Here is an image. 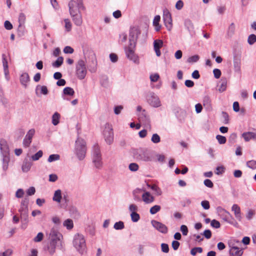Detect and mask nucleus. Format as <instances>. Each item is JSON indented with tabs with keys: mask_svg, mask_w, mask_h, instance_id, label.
<instances>
[{
	"mask_svg": "<svg viewBox=\"0 0 256 256\" xmlns=\"http://www.w3.org/2000/svg\"><path fill=\"white\" fill-rule=\"evenodd\" d=\"M86 150V142L82 138H78L76 142L75 151L80 160H82L85 158Z\"/></svg>",
	"mask_w": 256,
	"mask_h": 256,
	"instance_id": "obj_4",
	"label": "nucleus"
},
{
	"mask_svg": "<svg viewBox=\"0 0 256 256\" xmlns=\"http://www.w3.org/2000/svg\"><path fill=\"white\" fill-rule=\"evenodd\" d=\"M12 253V250L8 249L2 252H0V256H10Z\"/></svg>",
	"mask_w": 256,
	"mask_h": 256,
	"instance_id": "obj_64",
	"label": "nucleus"
},
{
	"mask_svg": "<svg viewBox=\"0 0 256 256\" xmlns=\"http://www.w3.org/2000/svg\"><path fill=\"white\" fill-rule=\"evenodd\" d=\"M151 140L154 144L158 143L160 141V136L157 134H152Z\"/></svg>",
	"mask_w": 256,
	"mask_h": 256,
	"instance_id": "obj_49",
	"label": "nucleus"
},
{
	"mask_svg": "<svg viewBox=\"0 0 256 256\" xmlns=\"http://www.w3.org/2000/svg\"><path fill=\"white\" fill-rule=\"evenodd\" d=\"M134 156L138 160L150 162L153 158L151 150L146 148H140L136 150L134 152Z\"/></svg>",
	"mask_w": 256,
	"mask_h": 256,
	"instance_id": "obj_2",
	"label": "nucleus"
},
{
	"mask_svg": "<svg viewBox=\"0 0 256 256\" xmlns=\"http://www.w3.org/2000/svg\"><path fill=\"white\" fill-rule=\"evenodd\" d=\"M88 58L91 60V64H90V70L92 72H96L97 66V60L96 54H92L89 56Z\"/></svg>",
	"mask_w": 256,
	"mask_h": 256,
	"instance_id": "obj_19",
	"label": "nucleus"
},
{
	"mask_svg": "<svg viewBox=\"0 0 256 256\" xmlns=\"http://www.w3.org/2000/svg\"><path fill=\"white\" fill-rule=\"evenodd\" d=\"M142 191V189H136L134 190L133 192V195H134V198L136 201H140V196L136 195V194H138L140 192Z\"/></svg>",
	"mask_w": 256,
	"mask_h": 256,
	"instance_id": "obj_53",
	"label": "nucleus"
},
{
	"mask_svg": "<svg viewBox=\"0 0 256 256\" xmlns=\"http://www.w3.org/2000/svg\"><path fill=\"white\" fill-rule=\"evenodd\" d=\"M210 225L216 228H220V224L219 222L216 220H213L211 221Z\"/></svg>",
	"mask_w": 256,
	"mask_h": 256,
	"instance_id": "obj_57",
	"label": "nucleus"
},
{
	"mask_svg": "<svg viewBox=\"0 0 256 256\" xmlns=\"http://www.w3.org/2000/svg\"><path fill=\"white\" fill-rule=\"evenodd\" d=\"M162 18L167 30L169 31L171 30L172 28V20L171 14L167 8L163 10Z\"/></svg>",
	"mask_w": 256,
	"mask_h": 256,
	"instance_id": "obj_10",
	"label": "nucleus"
},
{
	"mask_svg": "<svg viewBox=\"0 0 256 256\" xmlns=\"http://www.w3.org/2000/svg\"><path fill=\"white\" fill-rule=\"evenodd\" d=\"M60 158V156L58 154H52L49 156L48 161L49 162H52L54 161L59 160Z\"/></svg>",
	"mask_w": 256,
	"mask_h": 256,
	"instance_id": "obj_37",
	"label": "nucleus"
},
{
	"mask_svg": "<svg viewBox=\"0 0 256 256\" xmlns=\"http://www.w3.org/2000/svg\"><path fill=\"white\" fill-rule=\"evenodd\" d=\"M160 20V16L159 15H156L155 16L153 20V25L154 26L155 30L156 32L160 31L161 28V26L159 24Z\"/></svg>",
	"mask_w": 256,
	"mask_h": 256,
	"instance_id": "obj_26",
	"label": "nucleus"
},
{
	"mask_svg": "<svg viewBox=\"0 0 256 256\" xmlns=\"http://www.w3.org/2000/svg\"><path fill=\"white\" fill-rule=\"evenodd\" d=\"M0 149L3 156V161L7 162L9 160V148L4 140H0Z\"/></svg>",
	"mask_w": 256,
	"mask_h": 256,
	"instance_id": "obj_12",
	"label": "nucleus"
},
{
	"mask_svg": "<svg viewBox=\"0 0 256 256\" xmlns=\"http://www.w3.org/2000/svg\"><path fill=\"white\" fill-rule=\"evenodd\" d=\"M139 166L136 163H131L129 164L128 168L132 172H136L138 170Z\"/></svg>",
	"mask_w": 256,
	"mask_h": 256,
	"instance_id": "obj_47",
	"label": "nucleus"
},
{
	"mask_svg": "<svg viewBox=\"0 0 256 256\" xmlns=\"http://www.w3.org/2000/svg\"><path fill=\"white\" fill-rule=\"evenodd\" d=\"M203 105L208 110H212V102L210 96H206L203 98Z\"/></svg>",
	"mask_w": 256,
	"mask_h": 256,
	"instance_id": "obj_25",
	"label": "nucleus"
},
{
	"mask_svg": "<svg viewBox=\"0 0 256 256\" xmlns=\"http://www.w3.org/2000/svg\"><path fill=\"white\" fill-rule=\"evenodd\" d=\"M204 184L208 187V188H212L214 186V184L212 183V182L211 180H209V179H206L204 180Z\"/></svg>",
	"mask_w": 256,
	"mask_h": 256,
	"instance_id": "obj_61",
	"label": "nucleus"
},
{
	"mask_svg": "<svg viewBox=\"0 0 256 256\" xmlns=\"http://www.w3.org/2000/svg\"><path fill=\"white\" fill-rule=\"evenodd\" d=\"M28 202L29 200L28 198H24L21 202L20 207L18 212H20V218L22 221H28Z\"/></svg>",
	"mask_w": 256,
	"mask_h": 256,
	"instance_id": "obj_9",
	"label": "nucleus"
},
{
	"mask_svg": "<svg viewBox=\"0 0 256 256\" xmlns=\"http://www.w3.org/2000/svg\"><path fill=\"white\" fill-rule=\"evenodd\" d=\"M123 109V106H116L114 108V112L116 114H119L121 110Z\"/></svg>",
	"mask_w": 256,
	"mask_h": 256,
	"instance_id": "obj_62",
	"label": "nucleus"
},
{
	"mask_svg": "<svg viewBox=\"0 0 256 256\" xmlns=\"http://www.w3.org/2000/svg\"><path fill=\"white\" fill-rule=\"evenodd\" d=\"M222 115L224 118V124H228L229 123V116L228 114L225 112H222Z\"/></svg>",
	"mask_w": 256,
	"mask_h": 256,
	"instance_id": "obj_54",
	"label": "nucleus"
},
{
	"mask_svg": "<svg viewBox=\"0 0 256 256\" xmlns=\"http://www.w3.org/2000/svg\"><path fill=\"white\" fill-rule=\"evenodd\" d=\"M103 134L106 144H111L114 142V132L111 124L108 123L106 124Z\"/></svg>",
	"mask_w": 256,
	"mask_h": 256,
	"instance_id": "obj_7",
	"label": "nucleus"
},
{
	"mask_svg": "<svg viewBox=\"0 0 256 256\" xmlns=\"http://www.w3.org/2000/svg\"><path fill=\"white\" fill-rule=\"evenodd\" d=\"M151 223L152 226L160 232L164 234L168 232V227L162 223L156 220H152Z\"/></svg>",
	"mask_w": 256,
	"mask_h": 256,
	"instance_id": "obj_15",
	"label": "nucleus"
},
{
	"mask_svg": "<svg viewBox=\"0 0 256 256\" xmlns=\"http://www.w3.org/2000/svg\"><path fill=\"white\" fill-rule=\"evenodd\" d=\"M72 18V20L76 25L80 26L82 23V16L80 13L73 14H70Z\"/></svg>",
	"mask_w": 256,
	"mask_h": 256,
	"instance_id": "obj_21",
	"label": "nucleus"
},
{
	"mask_svg": "<svg viewBox=\"0 0 256 256\" xmlns=\"http://www.w3.org/2000/svg\"><path fill=\"white\" fill-rule=\"evenodd\" d=\"M232 210L234 212L236 218L240 222L242 220V216L240 207L236 204H234L232 207Z\"/></svg>",
	"mask_w": 256,
	"mask_h": 256,
	"instance_id": "obj_18",
	"label": "nucleus"
},
{
	"mask_svg": "<svg viewBox=\"0 0 256 256\" xmlns=\"http://www.w3.org/2000/svg\"><path fill=\"white\" fill-rule=\"evenodd\" d=\"M216 138L218 140L220 144H224L226 142V137L221 135H217Z\"/></svg>",
	"mask_w": 256,
	"mask_h": 256,
	"instance_id": "obj_50",
	"label": "nucleus"
},
{
	"mask_svg": "<svg viewBox=\"0 0 256 256\" xmlns=\"http://www.w3.org/2000/svg\"><path fill=\"white\" fill-rule=\"evenodd\" d=\"M160 76L158 74H154L150 76V79L152 82H157Z\"/></svg>",
	"mask_w": 256,
	"mask_h": 256,
	"instance_id": "obj_59",
	"label": "nucleus"
},
{
	"mask_svg": "<svg viewBox=\"0 0 256 256\" xmlns=\"http://www.w3.org/2000/svg\"><path fill=\"white\" fill-rule=\"evenodd\" d=\"M142 199L146 204H150L154 200V198L148 192H146L142 194Z\"/></svg>",
	"mask_w": 256,
	"mask_h": 256,
	"instance_id": "obj_20",
	"label": "nucleus"
},
{
	"mask_svg": "<svg viewBox=\"0 0 256 256\" xmlns=\"http://www.w3.org/2000/svg\"><path fill=\"white\" fill-rule=\"evenodd\" d=\"M30 80V78L27 72H24L21 74L20 76V82L25 88L27 87V84Z\"/></svg>",
	"mask_w": 256,
	"mask_h": 256,
	"instance_id": "obj_22",
	"label": "nucleus"
},
{
	"mask_svg": "<svg viewBox=\"0 0 256 256\" xmlns=\"http://www.w3.org/2000/svg\"><path fill=\"white\" fill-rule=\"evenodd\" d=\"M242 136L246 142H248L252 139L256 138V133L254 132H244L242 134Z\"/></svg>",
	"mask_w": 256,
	"mask_h": 256,
	"instance_id": "obj_24",
	"label": "nucleus"
},
{
	"mask_svg": "<svg viewBox=\"0 0 256 256\" xmlns=\"http://www.w3.org/2000/svg\"><path fill=\"white\" fill-rule=\"evenodd\" d=\"M235 26L234 23H232L228 26V36H232L234 33Z\"/></svg>",
	"mask_w": 256,
	"mask_h": 256,
	"instance_id": "obj_36",
	"label": "nucleus"
},
{
	"mask_svg": "<svg viewBox=\"0 0 256 256\" xmlns=\"http://www.w3.org/2000/svg\"><path fill=\"white\" fill-rule=\"evenodd\" d=\"M60 114L58 112H56L52 116V124L54 126H56L59 123Z\"/></svg>",
	"mask_w": 256,
	"mask_h": 256,
	"instance_id": "obj_30",
	"label": "nucleus"
},
{
	"mask_svg": "<svg viewBox=\"0 0 256 256\" xmlns=\"http://www.w3.org/2000/svg\"><path fill=\"white\" fill-rule=\"evenodd\" d=\"M35 133L34 129L30 130L26 134L23 140V145L24 146L28 147L32 142V140Z\"/></svg>",
	"mask_w": 256,
	"mask_h": 256,
	"instance_id": "obj_17",
	"label": "nucleus"
},
{
	"mask_svg": "<svg viewBox=\"0 0 256 256\" xmlns=\"http://www.w3.org/2000/svg\"><path fill=\"white\" fill-rule=\"evenodd\" d=\"M227 82L226 80H222L220 86L218 88V91L222 92L226 90Z\"/></svg>",
	"mask_w": 256,
	"mask_h": 256,
	"instance_id": "obj_34",
	"label": "nucleus"
},
{
	"mask_svg": "<svg viewBox=\"0 0 256 256\" xmlns=\"http://www.w3.org/2000/svg\"><path fill=\"white\" fill-rule=\"evenodd\" d=\"M255 214V211L253 210H249L246 214V218L248 220H250Z\"/></svg>",
	"mask_w": 256,
	"mask_h": 256,
	"instance_id": "obj_52",
	"label": "nucleus"
},
{
	"mask_svg": "<svg viewBox=\"0 0 256 256\" xmlns=\"http://www.w3.org/2000/svg\"><path fill=\"white\" fill-rule=\"evenodd\" d=\"M63 62L64 58L62 56H60L54 62L52 63V66L54 68H59L62 64Z\"/></svg>",
	"mask_w": 256,
	"mask_h": 256,
	"instance_id": "obj_31",
	"label": "nucleus"
},
{
	"mask_svg": "<svg viewBox=\"0 0 256 256\" xmlns=\"http://www.w3.org/2000/svg\"><path fill=\"white\" fill-rule=\"evenodd\" d=\"M26 20V16L24 13H20L18 16L19 27L23 25Z\"/></svg>",
	"mask_w": 256,
	"mask_h": 256,
	"instance_id": "obj_41",
	"label": "nucleus"
},
{
	"mask_svg": "<svg viewBox=\"0 0 256 256\" xmlns=\"http://www.w3.org/2000/svg\"><path fill=\"white\" fill-rule=\"evenodd\" d=\"M216 212L218 216L225 222H229L230 218H232L230 214L221 206L216 208Z\"/></svg>",
	"mask_w": 256,
	"mask_h": 256,
	"instance_id": "obj_14",
	"label": "nucleus"
},
{
	"mask_svg": "<svg viewBox=\"0 0 256 256\" xmlns=\"http://www.w3.org/2000/svg\"><path fill=\"white\" fill-rule=\"evenodd\" d=\"M65 23V28L67 32H70L72 30V24L68 19H65L64 20Z\"/></svg>",
	"mask_w": 256,
	"mask_h": 256,
	"instance_id": "obj_51",
	"label": "nucleus"
},
{
	"mask_svg": "<svg viewBox=\"0 0 256 256\" xmlns=\"http://www.w3.org/2000/svg\"><path fill=\"white\" fill-rule=\"evenodd\" d=\"M148 104L153 107L158 108L160 106L161 103L158 97L154 94H152L148 98Z\"/></svg>",
	"mask_w": 256,
	"mask_h": 256,
	"instance_id": "obj_16",
	"label": "nucleus"
},
{
	"mask_svg": "<svg viewBox=\"0 0 256 256\" xmlns=\"http://www.w3.org/2000/svg\"><path fill=\"white\" fill-rule=\"evenodd\" d=\"M73 246L80 253L83 254L86 250V240L84 236L80 234H76L74 236Z\"/></svg>",
	"mask_w": 256,
	"mask_h": 256,
	"instance_id": "obj_3",
	"label": "nucleus"
},
{
	"mask_svg": "<svg viewBox=\"0 0 256 256\" xmlns=\"http://www.w3.org/2000/svg\"><path fill=\"white\" fill-rule=\"evenodd\" d=\"M62 237V235L55 228H53L51 229L49 234L50 242L46 247V250L50 254H53L55 252L56 248L59 244L62 246L61 238Z\"/></svg>",
	"mask_w": 256,
	"mask_h": 256,
	"instance_id": "obj_1",
	"label": "nucleus"
},
{
	"mask_svg": "<svg viewBox=\"0 0 256 256\" xmlns=\"http://www.w3.org/2000/svg\"><path fill=\"white\" fill-rule=\"evenodd\" d=\"M150 188L152 190L156 192V194L158 196H160L162 194V192L161 190L156 185L153 184L150 186Z\"/></svg>",
	"mask_w": 256,
	"mask_h": 256,
	"instance_id": "obj_48",
	"label": "nucleus"
},
{
	"mask_svg": "<svg viewBox=\"0 0 256 256\" xmlns=\"http://www.w3.org/2000/svg\"><path fill=\"white\" fill-rule=\"evenodd\" d=\"M140 34V31L138 28L134 26L130 28L129 35V44L130 46L136 44L138 38Z\"/></svg>",
	"mask_w": 256,
	"mask_h": 256,
	"instance_id": "obj_11",
	"label": "nucleus"
},
{
	"mask_svg": "<svg viewBox=\"0 0 256 256\" xmlns=\"http://www.w3.org/2000/svg\"><path fill=\"white\" fill-rule=\"evenodd\" d=\"M136 44L130 46L129 44L128 48L126 47L125 52L127 58L130 60L136 62L138 60V56L135 54L134 52V48H135Z\"/></svg>",
	"mask_w": 256,
	"mask_h": 256,
	"instance_id": "obj_13",
	"label": "nucleus"
},
{
	"mask_svg": "<svg viewBox=\"0 0 256 256\" xmlns=\"http://www.w3.org/2000/svg\"><path fill=\"white\" fill-rule=\"evenodd\" d=\"M74 51V49L70 46H66L64 49V52L65 54H72Z\"/></svg>",
	"mask_w": 256,
	"mask_h": 256,
	"instance_id": "obj_63",
	"label": "nucleus"
},
{
	"mask_svg": "<svg viewBox=\"0 0 256 256\" xmlns=\"http://www.w3.org/2000/svg\"><path fill=\"white\" fill-rule=\"evenodd\" d=\"M130 216L132 218V220L133 222H137L140 218V216L139 214L136 213V212H132L130 214Z\"/></svg>",
	"mask_w": 256,
	"mask_h": 256,
	"instance_id": "obj_43",
	"label": "nucleus"
},
{
	"mask_svg": "<svg viewBox=\"0 0 256 256\" xmlns=\"http://www.w3.org/2000/svg\"><path fill=\"white\" fill-rule=\"evenodd\" d=\"M92 152V162L96 168L100 169L102 168V162L100 148L98 144L94 146Z\"/></svg>",
	"mask_w": 256,
	"mask_h": 256,
	"instance_id": "obj_6",
	"label": "nucleus"
},
{
	"mask_svg": "<svg viewBox=\"0 0 256 256\" xmlns=\"http://www.w3.org/2000/svg\"><path fill=\"white\" fill-rule=\"evenodd\" d=\"M180 231L184 236H186L188 234V228L186 225H182L180 226Z\"/></svg>",
	"mask_w": 256,
	"mask_h": 256,
	"instance_id": "obj_60",
	"label": "nucleus"
},
{
	"mask_svg": "<svg viewBox=\"0 0 256 256\" xmlns=\"http://www.w3.org/2000/svg\"><path fill=\"white\" fill-rule=\"evenodd\" d=\"M63 94L64 95L72 96L74 94V91L70 87H66L63 90Z\"/></svg>",
	"mask_w": 256,
	"mask_h": 256,
	"instance_id": "obj_32",
	"label": "nucleus"
},
{
	"mask_svg": "<svg viewBox=\"0 0 256 256\" xmlns=\"http://www.w3.org/2000/svg\"><path fill=\"white\" fill-rule=\"evenodd\" d=\"M234 68L236 72H239L240 70V60H236L234 62Z\"/></svg>",
	"mask_w": 256,
	"mask_h": 256,
	"instance_id": "obj_40",
	"label": "nucleus"
},
{
	"mask_svg": "<svg viewBox=\"0 0 256 256\" xmlns=\"http://www.w3.org/2000/svg\"><path fill=\"white\" fill-rule=\"evenodd\" d=\"M163 45V42L160 40H155L154 42V50L160 49Z\"/></svg>",
	"mask_w": 256,
	"mask_h": 256,
	"instance_id": "obj_35",
	"label": "nucleus"
},
{
	"mask_svg": "<svg viewBox=\"0 0 256 256\" xmlns=\"http://www.w3.org/2000/svg\"><path fill=\"white\" fill-rule=\"evenodd\" d=\"M200 59V56L198 55H194L188 58L187 60V62L189 63L196 62Z\"/></svg>",
	"mask_w": 256,
	"mask_h": 256,
	"instance_id": "obj_45",
	"label": "nucleus"
},
{
	"mask_svg": "<svg viewBox=\"0 0 256 256\" xmlns=\"http://www.w3.org/2000/svg\"><path fill=\"white\" fill-rule=\"evenodd\" d=\"M162 250V252L168 253L169 252L168 245L166 244L162 243L161 244Z\"/></svg>",
	"mask_w": 256,
	"mask_h": 256,
	"instance_id": "obj_58",
	"label": "nucleus"
},
{
	"mask_svg": "<svg viewBox=\"0 0 256 256\" xmlns=\"http://www.w3.org/2000/svg\"><path fill=\"white\" fill-rule=\"evenodd\" d=\"M64 226L68 230H71L74 227L73 222L70 219L66 220L63 224Z\"/></svg>",
	"mask_w": 256,
	"mask_h": 256,
	"instance_id": "obj_33",
	"label": "nucleus"
},
{
	"mask_svg": "<svg viewBox=\"0 0 256 256\" xmlns=\"http://www.w3.org/2000/svg\"><path fill=\"white\" fill-rule=\"evenodd\" d=\"M161 207L159 205H155L152 206L150 209V213L152 214H154L160 210Z\"/></svg>",
	"mask_w": 256,
	"mask_h": 256,
	"instance_id": "obj_39",
	"label": "nucleus"
},
{
	"mask_svg": "<svg viewBox=\"0 0 256 256\" xmlns=\"http://www.w3.org/2000/svg\"><path fill=\"white\" fill-rule=\"evenodd\" d=\"M68 6L70 14H80L81 10L85 9L82 0H71L68 2Z\"/></svg>",
	"mask_w": 256,
	"mask_h": 256,
	"instance_id": "obj_5",
	"label": "nucleus"
},
{
	"mask_svg": "<svg viewBox=\"0 0 256 256\" xmlns=\"http://www.w3.org/2000/svg\"><path fill=\"white\" fill-rule=\"evenodd\" d=\"M124 223L122 221H119L114 224V228L116 230H120L124 228Z\"/></svg>",
	"mask_w": 256,
	"mask_h": 256,
	"instance_id": "obj_42",
	"label": "nucleus"
},
{
	"mask_svg": "<svg viewBox=\"0 0 256 256\" xmlns=\"http://www.w3.org/2000/svg\"><path fill=\"white\" fill-rule=\"evenodd\" d=\"M246 166L254 170L256 168V160H251L246 162Z\"/></svg>",
	"mask_w": 256,
	"mask_h": 256,
	"instance_id": "obj_44",
	"label": "nucleus"
},
{
	"mask_svg": "<svg viewBox=\"0 0 256 256\" xmlns=\"http://www.w3.org/2000/svg\"><path fill=\"white\" fill-rule=\"evenodd\" d=\"M32 166V164L31 162L28 161V160H25L22 166V169L23 172H28Z\"/></svg>",
	"mask_w": 256,
	"mask_h": 256,
	"instance_id": "obj_27",
	"label": "nucleus"
},
{
	"mask_svg": "<svg viewBox=\"0 0 256 256\" xmlns=\"http://www.w3.org/2000/svg\"><path fill=\"white\" fill-rule=\"evenodd\" d=\"M42 151L40 150L36 154L32 156V159L34 161L38 160L42 156Z\"/></svg>",
	"mask_w": 256,
	"mask_h": 256,
	"instance_id": "obj_38",
	"label": "nucleus"
},
{
	"mask_svg": "<svg viewBox=\"0 0 256 256\" xmlns=\"http://www.w3.org/2000/svg\"><path fill=\"white\" fill-rule=\"evenodd\" d=\"M44 238V234L40 232H38L37 236L34 238V240L35 242H40L42 241Z\"/></svg>",
	"mask_w": 256,
	"mask_h": 256,
	"instance_id": "obj_55",
	"label": "nucleus"
},
{
	"mask_svg": "<svg viewBox=\"0 0 256 256\" xmlns=\"http://www.w3.org/2000/svg\"><path fill=\"white\" fill-rule=\"evenodd\" d=\"M184 26L186 27L187 29L190 32H194V25L192 22V20L189 19H186L184 20Z\"/></svg>",
	"mask_w": 256,
	"mask_h": 256,
	"instance_id": "obj_29",
	"label": "nucleus"
},
{
	"mask_svg": "<svg viewBox=\"0 0 256 256\" xmlns=\"http://www.w3.org/2000/svg\"><path fill=\"white\" fill-rule=\"evenodd\" d=\"M62 199V192L60 190L55 191L52 200L54 201L60 203Z\"/></svg>",
	"mask_w": 256,
	"mask_h": 256,
	"instance_id": "obj_28",
	"label": "nucleus"
},
{
	"mask_svg": "<svg viewBox=\"0 0 256 256\" xmlns=\"http://www.w3.org/2000/svg\"><path fill=\"white\" fill-rule=\"evenodd\" d=\"M242 254V250H240L237 246H232L230 250V256H241Z\"/></svg>",
	"mask_w": 256,
	"mask_h": 256,
	"instance_id": "obj_23",
	"label": "nucleus"
},
{
	"mask_svg": "<svg viewBox=\"0 0 256 256\" xmlns=\"http://www.w3.org/2000/svg\"><path fill=\"white\" fill-rule=\"evenodd\" d=\"M86 74L85 62L82 60H80L76 64V75L78 79L83 80Z\"/></svg>",
	"mask_w": 256,
	"mask_h": 256,
	"instance_id": "obj_8",
	"label": "nucleus"
},
{
	"mask_svg": "<svg viewBox=\"0 0 256 256\" xmlns=\"http://www.w3.org/2000/svg\"><path fill=\"white\" fill-rule=\"evenodd\" d=\"M201 205L204 210H208L210 208V202L208 200H202L201 202Z\"/></svg>",
	"mask_w": 256,
	"mask_h": 256,
	"instance_id": "obj_56",
	"label": "nucleus"
},
{
	"mask_svg": "<svg viewBox=\"0 0 256 256\" xmlns=\"http://www.w3.org/2000/svg\"><path fill=\"white\" fill-rule=\"evenodd\" d=\"M256 42V36L254 34H252L249 36L248 42V43L252 45L253 44Z\"/></svg>",
	"mask_w": 256,
	"mask_h": 256,
	"instance_id": "obj_46",
	"label": "nucleus"
}]
</instances>
